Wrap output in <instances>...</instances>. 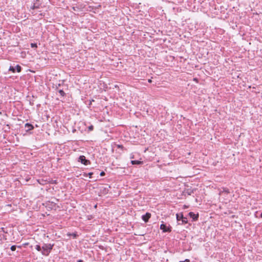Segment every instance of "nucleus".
I'll use <instances>...</instances> for the list:
<instances>
[{
    "label": "nucleus",
    "mask_w": 262,
    "mask_h": 262,
    "mask_svg": "<svg viewBox=\"0 0 262 262\" xmlns=\"http://www.w3.org/2000/svg\"><path fill=\"white\" fill-rule=\"evenodd\" d=\"M260 217H262V212L261 213Z\"/></svg>",
    "instance_id": "5701e85b"
},
{
    "label": "nucleus",
    "mask_w": 262,
    "mask_h": 262,
    "mask_svg": "<svg viewBox=\"0 0 262 262\" xmlns=\"http://www.w3.org/2000/svg\"><path fill=\"white\" fill-rule=\"evenodd\" d=\"M176 216L177 219L178 221L182 220V223L186 224L187 223V217H184L182 214H177Z\"/></svg>",
    "instance_id": "20e7f679"
},
{
    "label": "nucleus",
    "mask_w": 262,
    "mask_h": 262,
    "mask_svg": "<svg viewBox=\"0 0 262 262\" xmlns=\"http://www.w3.org/2000/svg\"><path fill=\"white\" fill-rule=\"evenodd\" d=\"M148 82H151V80L149 79V80H148Z\"/></svg>",
    "instance_id": "412c9836"
},
{
    "label": "nucleus",
    "mask_w": 262,
    "mask_h": 262,
    "mask_svg": "<svg viewBox=\"0 0 262 262\" xmlns=\"http://www.w3.org/2000/svg\"><path fill=\"white\" fill-rule=\"evenodd\" d=\"M58 92L60 94V95L62 96H64L66 95L65 93L62 90H59Z\"/></svg>",
    "instance_id": "9d476101"
},
{
    "label": "nucleus",
    "mask_w": 262,
    "mask_h": 262,
    "mask_svg": "<svg viewBox=\"0 0 262 262\" xmlns=\"http://www.w3.org/2000/svg\"><path fill=\"white\" fill-rule=\"evenodd\" d=\"M9 71H11L12 73H15L16 71L18 73H19L21 71V67L18 64H17L15 68L10 66L9 69Z\"/></svg>",
    "instance_id": "7ed1b4c3"
},
{
    "label": "nucleus",
    "mask_w": 262,
    "mask_h": 262,
    "mask_svg": "<svg viewBox=\"0 0 262 262\" xmlns=\"http://www.w3.org/2000/svg\"><path fill=\"white\" fill-rule=\"evenodd\" d=\"M188 215L190 217L192 218L193 221H196L199 218V214H195L192 212H190Z\"/></svg>",
    "instance_id": "0eeeda50"
},
{
    "label": "nucleus",
    "mask_w": 262,
    "mask_h": 262,
    "mask_svg": "<svg viewBox=\"0 0 262 262\" xmlns=\"http://www.w3.org/2000/svg\"><path fill=\"white\" fill-rule=\"evenodd\" d=\"M0 231H2L3 232H5L4 228H0Z\"/></svg>",
    "instance_id": "a211bd4d"
},
{
    "label": "nucleus",
    "mask_w": 262,
    "mask_h": 262,
    "mask_svg": "<svg viewBox=\"0 0 262 262\" xmlns=\"http://www.w3.org/2000/svg\"><path fill=\"white\" fill-rule=\"evenodd\" d=\"M31 8L32 9H36V8H38V7H37V6H36L35 5V4H33V5L32 6H31Z\"/></svg>",
    "instance_id": "4468645a"
},
{
    "label": "nucleus",
    "mask_w": 262,
    "mask_h": 262,
    "mask_svg": "<svg viewBox=\"0 0 262 262\" xmlns=\"http://www.w3.org/2000/svg\"><path fill=\"white\" fill-rule=\"evenodd\" d=\"M142 162H143L142 161H138V160H133L131 161V163L133 165H135V164L139 165V164H142Z\"/></svg>",
    "instance_id": "1a4fd4ad"
},
{
    "label": "nucleus",
    "mask_w": 262,
    "mask_h": 262,
    "mask_svg": "<svg viewBox=\"0 0 262 262\" xmlns=\"http://www.w3.org/2000/svg\"><path fill=\"white\" fill-rule=\"evenodd\" d=\"M93 172H89L88 175L89 176L90 178H91L92 175L93 174Z\"/></svg>",
    "instance_id": "f3484780"
},
{
    "label": "nucleus",
    "mask_w": 262,
    "mask_h": 262,
    "mask_svg": "<svg viewBox=\"0 0 262 262\" xmlns=\"http://www.w3.org/2000/svg\"><path fill=\"white\" fill-rule=\"evenodd\" d=\"M2 237L0 235V240H2Z\"/></svg>",
    "instance_id": "4be33fe9"
},
{
    "label": "nucleus",
    "mask_w": 262,
    "mask_h": 262,
    "mask_svg": "<svg viewBox=\"0 0 262 262\" xmlns=\"http://www.w3.org/2000/svg\"><path fill=\"white\" fill-rule=\"evenodd\" d=\"M78 161L81 162L84 165H88L91 164L90 161L86 159L85 157L83 155L79 156Z\"/></svg>",
    "instance_id": "f03ea898"
},
{
    "label": "nucleus",
    "mask_w": 262,
    "mask_h": 262,
    "mask_svg": "<svg viewBox=\"0 0 262 262\" xmlns=\"http://www.w3.org/2000/svg\"><path fill=\"white\" fill-rule=\"evenodd\" d=\"M77 262H83V260L81 259H79L77 261Z\"/></svg>",
    "instance_id": "aec40b11"
},
{
    "label": "nucleus",
    "mask_w": 262,
    "mask_h": 262,
    "mask_svg": "<svg viewBox=\"0 0 262 262\" xmlns=\"http://www.w3.org/2000/svg\"><path fill=\"white\" fill-rule=\"evenodd\" d=\"M35 249L38 251H41V250L42 248H41L39 245H37L35 246Z\"/></svg>",
    "instance_id": "9b49d317"
},
{
    "label": "nucleus",
    "mask_w": 262,
    "mask_h": 262,
    "mask_svg": "<svg viewBox=\"0 0 262 262\" xmlns=\"http://www.w3.org/2000/svg\"><path fill=\"white\" fill-rule=\"evenodd\" d=\"M89 129L90 130H92L93 129V125H91L89 127Z\"/></svg>",
    "instance_id": "2eb2a0df"
},
{
    "label": "nucleus",
    "mask_w": 262,
    "mask_h": 262,
    "mask_svg": "<svg viewBox=\"0 0 262 262\" xmlns=\"http://www.w3.org/2000/svg\"><path fill=\"white\" fill-rule=\"evenodd\" d=\"M53 244H44L42 247L41 254L45 256H48L53 249Z\"/></svg>",
    "instance_id": "f257e3e1"
},
{
    "label": "nucleus",
    "mask_w": 262,
    "mask_h": 262,
    "mask_svg": "<svg viewBox=\"0 0 262 262\" xmlns=\"http://www.w3.org/2000/svg\"><path fill=\"white\" fill-rule=\"evenodd\" d=\"M25 128H26V131L28 132L34 128L33 126L30 123H26L25 124Z\"/></svg>",
    "instance_id": "6e6552de"
},
{
    "label": "nucleus",
    "mask_w": 262,
    "mask_h": 262,
    "mask_svg": "<svg viewBox=\"0 0 262 262\" xmlns=\"http://www.w3.org/2000/svg\"><path fill=\"white\" fill-rule=\"evenodd\" d=\"M179 262H185V261H180Z\"/></svg>",
    "instance_id": "b1692460"
},
{
    "label": "nucleus",
    "mask_w": 262,
    "mask_h": 262,
    "mask_svg": "<svg viewBox=\"0 0 262 262\" xmlns=\"http://www.w3.org/2000/svg\"><path fill=\"white\" fill-rule=\"evenodd\" d=\"M160 229L161 230H162L164 232H170L171 231V230L170 229V228L167 227L166 225L164 224H162L160 225Z\"/></svg>",
    "instance_id": "423d86ee"
},
{
    "label": "nucleus",
    "mask_w": 262,
    "mask_h": 262,
    "mask_svg": "<svg viewBox=\"0 0 262 262\" xmlns=\"http://www.w3.org/2000/svg\"><path fill=\"white\" fill-rule=\"evenodd\" d=\"M16 246L15 245H13L11 247L10 249L12 251H14L16 250Z\"/></svg>",
    "instance_id": "f8f14e48"
},
{
    "label": "nucleus",
    "mask_w": 262,
    "mask_h": 262,
    "mask_svg": "<svg viewBox=\"0 0 262 262\" xmlns=\"http://www.w3.org/2000/svg\"><path fill=\"white\" fill-rule=\"evenodd\" d=\"M184 261H185V262H189V260L188 259H186Z\"/></svg>",
    "instance_id": "6ab92c4d"
},
{
    "label": "nucleus",
    "mask_w": 262,
    "mask_h": 262,
    "mask_svg": "<svg viewBox=\"0 0 262 262\" xmlns=\"http://www.w3.org/2000/svg\"><path fill=\"white\" fill-rule=\"evenodd\" d=\"M100 174L101 176H104L105 175V172L104 171H102L100 172Z\"/></svg>",
    "instance_id": "dca6fc26"
},
{
    "label": "nucleus",
    "mask_w": 262,
    "mask_h": 262,
    "mask_svg": "<svg viewBox=\"0 0 262 262\" xmlns=\"http://www.w3.org/2000/svg\"><path fill=\"white\" fill-rule=\"evenodd\" d=\"M31 47L32 48H37V46L36 45V43H31Z\"/></svg>",
    "instance_id": "ddd939ff"
},
{
    "label": "nucleus",
    "mask_w": 262,
    "mask_h": 262,
    "mask_svg": "<svg viewBox=\"0 0 262 262\" xmlns=\"http://www.w3.org/2000/svg\"><path fill=\"white\" fill-rule=\"evenodd\" d=\"M151 217V214L150 213L147 212L145 214L143 215L142 216V219L145 222H147Z\"/></svg>",
    "instance_id": "39448f33"
}]
</instances>
